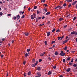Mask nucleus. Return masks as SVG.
Here are the masks:
<instances>
[{"label": "nucleus", "mask_w": 77, "mask_h": 77, "mask_svg": "<svg viewBox=\"0 0 77 77\" xmlns=\"http://www.w3.org/2000/svg\"><path fill=\"white\" fill-rule=\"evenodd\" d=\"M25 17V16L24 15H23L21 17L22 19L23 18H24V17Z\"/></svg>", "instance_id": "a878e982"}, {"label": "nucleus", "mask_w": 77, "mask_h": 77, "mask_svg": "<svg viewBox=\"0 0 77 77\" xmlns=\"http://www.w3.org/2000/svg\"><path fill=\"white\" fill-rule=\"evenodd\" d=\"M66 6V3H65L63 5V6L65 7V6Z\"/></svg>", "instance_id": "b1692460"}, {"label": "nucleus", "mask_w": 77, "mask_h": 77, "mask_svg": "<svg viewBox=\"0 0 77 77\" xmlns=\"http://www.w3.org/2000/svg\"><path fill=\"white\" fill-rule=\"evenodd\" d=\"M59 21H62L63 20V18H61L59 19Z\"/></svg>", "instance_id": "f3484780"}, {"label": "nucleus", "mask_w": 77, "mask_h": 77, "mask_svg": "<svg viewBox=\"0 0 77 77\" xmlns=\"http://www.w3.org/2000/svg\"><path fill=\"white\" fill-rule=\"evenodd\" d=\"M11 42H12V44H14V41L13 40H12Z\"/></svg>", "instance_id": "864d4df0"}, {"label": "nucleus", "mask_w": 77, "mask_h": 77, "mask_svg": "<svg viewBox=\"0 0 77 77\" xmlns=\"http://www.w3.org/2000/svg\"><path fill=\"white\" fill-rule=\"evenodd\" d=\"M75 3L74 2H73L72 3V5H75Z\"/></svg>", "instance_id": "e2e57ef3"}, {"label": "nucleus", "mask_w": 77, "mask_h": 77, "mask_svg": "<svg viewBox=\"0 0 77 77\" xmlns=\"http://www.w3.org/2000/svg\"><path fill=\"white\" fill-rule=\"evenodd\" d=\"M60 6H58L57 7H56L55 8V9H58V8H60Z\"/></svg>", "instance_id": "aec40b11"}, {"label": "nucleus", "mask_w": 77, "mask_h": 77, "mask_svg": "<svg viewBox=\"0 0 77 77\" xmlns=\"http://www.w3.org/2000/svg\"><path fill=\"white\" fill-rule=\"evenodd\" d=\"M20 15H18L17 16H16V18H17L18 17H19Z\"/></svg>", "instance_id": "4d7b16f0"}, {"label": "nucleus", "mask_w": 77, "mask_h": 77, "mask_svg": "<svg viewBox=\"0 0 77 77\" xmlns=\"http://www.w3.org/2000/svg\"><path fill=\"white\" fill-rule=\"evenodd\" d=\"M30 9H31V8H29L28 9V10L29 11H30Z\"/></svg>", "instance_id": "603ef678"}, {"label": "nucleus", "mask_w": 77, "mask_h": 77, "mask_svg": "<svg viewBox=\"0 0 77 77\" xmlns=\"http://www.w3.org/2000/svg\"><path fill=\"white\" fill-rule=\"evenodd\" d=\"M55 55H57L58 54V52L57 51H56L54 53Z\"/></svg>", "instance_id": "4468645a"}, {"label": "nucleus", "mask_w": 77, "mask_h": 77, "mask_svg": "<svg viewBox=\"0 0 77 77\" xmlns=\"http://www.w3.org/2000/svg\"><path fill=\"white\" fill-rule=\"evenodd\" d=\"M44 10L45 11V12H47V8H45L44 9Z\"/></svg>", "instance_id": "dca6fc26"}, {"label": "nucleus", "mask_w": 77, "mask_h": 77, "mask_svg": "<svg viewBox=\"0 0 77 77\" xmlns=\"http://www.w3.org/2000/svg\"><path fill=\"white\" fill-rule=\"evenodd\" d=\"M23 65H25V64H26V61H23Z\"/></svg>", "instance_id": "09e8293b"}, {"label": "nucleus", "mask_w": 77, "mask_h": 77, "mask_svg": "<svg viewBox=\"0 0 77 77\" xmlns=\"http://www.w3.org/2000/svg\"><path fill=\"white\" fill-rule=\"evenodd\" d=\"M53 68H54V69H55L56 68V66H53Z\"/></svg>", "instance_id": "4be33fe9"}, {"label": "nucleus", "mask_w": 77, "mask_h": 77, "mask_svg": "<svg viewBox=\"0 0 77 77\" xmlns=\"http://www.w3.org/2000/svg\"><path fill=\"white\" fill-rule=\"evenodd\" d=\"M52 73L51 72V71H49L48 73V75H51V74Z\"/></svg>", "instance_id": "39448f33"}, {"label": "nucleus", "mask_w": 77, "mask_h": 77, "mask_svg": "<svg viewBox=\"0 0 77 77\" xmlns=\"http://www.w3.org/2000/svg\"><path fill=\"white\" fill-rule=\"evenodd\" d=\"M55 42H56V41H52L51 42V44H54V43H55Z\"/></svg>", "instance_id": "bb28decb"}, {"label": "nucleus", "mask_w": 77, "mask_h": 77, "mask_svg": "<svg viewBox=\"0 0 77 77\" xmlns=\"http://www.w3.org/2000/svg\"><path fill=\"white\" fill-rule=\"evenodd\" d=\"M68 41H69V39H68L66 40V42H68Z\"/></svg>", "instance_id": "bf43d9fd"}, {"label": "nucleus", "mask_w": 77, "mask_h": 77, "mask_svg": "<svg viewBox=\"0 0 77 77\" xmlns=\"http://www.w3.org/2000/svg\"><path fill=\"white\" fill-rule=\"evenodd\" d=\"M71 59V57H68L66 59V60H67V61H69V60H70Z\"/></svg>", "instance_id": "6e6552de"}, {"label": "nucleus", "mask_w": 77, "mask_h": 77, "mask_svg": "<svg viewBox=\"0 0 77 77\" xmlns=\"http://www.w3.org/2000/svg\"><path fill=\"white\" fill-rule=\"evenodd\" d=\"M22 11H20L19 12V13L20 14H21L22 13Z\"/></svg>", "instance_id": "13d9d810"}, {"label": "nucleus", "mask_w": 77, "mask_h": 77, "mask_svg": "<svg viewBox=\"0 0 77 77\" xmlns=\"http://www.w3.org/2000/svg\"><path fill=\"white\" fill-rule=\"evenodd\" d=\"M60 32V29H57L56 31V32Z\"/></svg>", "instance_id": "a211bd4d"}, {"label": "nucleus", "mask_w": 77, "mask_h": 77, "mask_svg": "<svg viewBox=\"0 0 77 77\" xmlns=\"http://www.w3.org/2000/svg\"><path fill=\"white\" fill-rule=\"evenodd\" d=\"M55 30H56V29H55V28H54V29H53L52 30V32H54Z\"/></svg>", "instance_id": "473e14b6"}, {"label": "nucleus", "mask_w": 77, "mask_h": 77, "mask_svg": "<svg viewBox=\"0 0 77 77\" xmlns=\"http://www.w3.org/2000/svg\"><path fill=\"white\" fill-rule=\"evenodd\" d=\"M62 42L63 43V44H65V43H66V41L65 40L63 42Z\"/></svg>", "instance_id": "2eb2a0df"}, {"label": "nucleus", "mask_w": 77, "mask_h": 77, "mask_svg": "<svg viewBox=\"0 0 77 77\" xmlns=\"http://www.w3.org/2000/svg\"><path fill=\"white\" fill-rule=\"evenodd\" d=\"M66 71H67V72H69L71 71V68H69Z\"/></svg>", "instance_id": "0eeeda50"}, {"label": "nucleus", "mask_w": 77, "mask_h": 77, "mask_svg": "<svg viewBox=\"0 0 77 77\" xmlns=\"http://www.w3.org/2000/svg\"><path fill=\"white\" fill-rule=\"evenodd\" d=\"M63 63H65V59H63Z\"/></svg>", "instance_id": "c9c22d12"}, {"label": "nucleus", "mask_w": 77, "mask_h": 77, "mask_svg": "<svg viewBox=\"0 0 77 77\" xmlns=\"http://www.w3.org/2000/svg\"><path fill=\"white\" fill-rule=\"evenodd\" d=\"M3 15V13L2 12H0V15L2 16Z\"/></svg>", "instance_id": "c03bdc74"}, {"label": "nucleus", "mask_w": 77, "mask_h": 77, "mask_svg": "<svg viewBox=\"0 0 77 77\" xmlns=\"http://www.w3.org/2000/svg\"><path fill=\"white\" fill-rule=\"evenodd\" d=\"M64 38V35H63L61 38V39H60V40L61 41H62V38Z\"/></svg>", "instance_id": "7c9ffc66"}, {"label": "nucleus", "mask_w": 77, "mask_h": 77, "mask_svg": "<svg viewBox=\"0 0 77 77\" xmlns=\"http://www.w3.org/2000/svg\"><path fill=\"white\" fill-rule=\"evenodd\" d=\"M31 74V72L29 71L28 73V75H30V74Z\"/></svg>", "instance_id": "ddd939ff"}, {"label": "nucleus", "mask_w": 77, "mask_h": 77, "mask_svg": "<svg viewBox=\"0 0 77 77\" xmlns=\"http://www.w3.org/2000/svg\"><path fill=\"white\" fill-rule=\"evenodd\" d=\"M1 57L2 58V57H3V56H4V55H1Z\"/></svg>", "instance_id": "052dcab7"}, {"label": "nucleus", "mask_w": 77, "mask_h": 77, "mask_svg": "<svg viewBox=\"0 0 77 77\" xmlns=\"http://www.w3.org/2000/svg\"><path fill=\"white\" fill-rule=\"evenodd\" d=\"M41 2L43 3H44V2H45V0H42Z\"/></svg>", "instance_id": "f704fd0d"}, {"label": "nucleus", "mask_w": 77, "mask_h": 77, "mask_svg": "<svg viewBox=\"0 0 77 77\" xmlns=\"http://www.w3.org/2000/svg\"><path fill=\"white\" fill-rule=\"evenodd\" d=\"M60 38H61V37H59L58 38V40H60Z\"/></svg>", "instance_id": "ea45409f"}, {"label": "nucleus", "mask_w": 77, "mask_h": 77, "mask_svg": "<svg viewBox=\"0 0 77 77\" xmlns=\"http://www.w3.org/2000/svg\"><path fill=\"white\" fill-rule=\"evenodd\" d=\"M59 77H63V75H61Z\"/></svg>", "instance_id": "338daca9"}, {"label": "nucleus", "mask_w": 77, "mask_h": 77, "mask_svg": "<svg viewBox=\"0 0 77 77\" xmlns=\"http://www.w3.org/2000/svg\"><path fill=\"white\" fill-rule=\"evenodd\" d=\"M66 27H67V25H66L65 26H63V28H66Z\"/></svg>", "instance_id": "8fccbe9b"}, {"label": "nucleus", "mask_w": 77, "mask_h": 77, "mask_svg": "<svg viewBox=\"0 0 77 77\" xmlns=\"http://www.w3.org/2000/svg\"><path fill=\"white\" fill-rule=\"evenodd\" d=\"M75 62H77V58L75 60Z\"/></svg>", "instance_id": "774afa93"}, {"label": "nucleus", "mask_w": 77, "mask_h": 77, "mask_svg": "<svg viewBox=\"0 0 77 77\" xmlns=\"http://www.w3.org/2000/svg\"><path fill=\"white\" fill-rule=\"evenodd\" d=\"M50 14H51L50 12H48L46 13L45 15H48Z\"/></svg>", "instance_id": "9d476101"}, {"label": "nucleus", "mask_w": 77, "mask_h": 77, "mask_svg": "<svg viewBox=\"0 0 77 77\" xmlns=\"http://www.w3.org/2000/svg\"><path fill=\"white\" fill-rule=\"evenodd\" d=\"M27 51L28 52H29V51H30V49H27Z\"/></svg>", "instance_id": "2f4dec72"}, {"label": "nucleus", "mask_w": 77, "mask_h": 77, "mask_svg": "<svg viewBox=\"0 0 77 77\" xmlns=\"http://www.w3.org/2000/svg\"><path fill=\"white\" fill-rule=\"evenodd\" d=\"M45 53V52L44 53H42L41 54H40V56H45V55H44Z\"/></svg>", "instance_id": "f03ea898"}, {"label": "nucleus", "mask_w": 77, "mask_h": 77, "mask_svg": "<svg viewBox=\"0 0 77 77\" xmlns=\"http://www.w3.org/2000/svg\"><path fill=\"white\" fill-rule=\"evenodd\" d=\"M71 6V4H69V5L68 6V8H70Z\"/></svg>", "instance_id": "a18cd8bd"}, {"label": "nucleus", "mask_w": 77, "mask_h": 77, "mask_svg": "<svg viewBox=\"0 0 77 77\" xmlns=\"http://www.w3.org/2000/svg\"><path fill=\"white\" fill-rule=\"evenodd\" d=\"M71 35H76V32L75 31H73L71 33Z\"/></svg>", "instance_id": "20e7f679"}, {"label": "nucleus", "mask_w": 77, "mask_h": 77, "mask_svg": "<svg viewBox=\"0 0 77 77\" xmlns=\"http://www.w3.org/2000/svg\"><path fill=\"white\" fill-rule=\"evenodd\" d=\"M39 11H38V10L37 11V14H39Z\"/></svg>", "instance_id": "79ce46f5"}, {"label": "nucleus", "mask_w": 77, "mask_h": 77, "mask_svg": "<svg viewBox=\"0 0 77 77\" xmlns=\"http://www.w3.org/2000/svg\"><path fill=\"white\" fill-rule=\"evenodd\" d=\"M50 35V32H48L47 33V36H49Z\"/></svg>", "instance_id": "423d86ee"}, {"label": "nucleus", "mask_w": 77, "mask_h": 77, "mask_svg": "<svg viewBox=\"0 0 77 77\" xmlns=\"http://www.w3.org/2000/svg\"><path fill=\"white\" fill-rule=\"evenodd\" d=\"M5 39L4 38H2V41H5Z\"/></svg>", "instance_id": "5fc2aeb1"}, {"label": "nucleus", "mask_w": 77, "mask_h": 77, "mask_svg": "<svg viewBox=\"0 0 77 77\" xmlns=\"http://www.w3.org/2000/svg\"><path fill=\"white\" fill-rule=\"evenodd\" d=\"M62 8H63V6L62 7H61L60 6V7H59V9H62Z\"/></svg>", "instance_id": "58836bf2"}, {"label": "nucleus", "mask_w": 77, "mask_h": 77, "mask_svg": "<svg viewBox=\"0 0 77 77\" xmlns=\"http://www.w3.org/2000/svg\"><path fill=\"white\" fill-rule=\"evenodd\" d=\"M28 56V54H27V53H26L25 54V56L26 57H27Z\"/></svg>", "instance_id": "412c9836"}, {"label": "nucleus", "mask_w": 77, "mask_h": 77, "mask_svg": "<svg viewBox=\"0 0 77 77\" xmlns=\"http://www.w3.org/2000/svg\"><path fill=\"white\" fill-rule=\"evenodd\" d=\"M45 44L46 45H47V41L45 42Z\"/></svg>", "instance_id": "5701e85b"}, {"label": "nucleus", "mask_w": 77, "mask_h": 77, "mask_svg": "<svg viewBox=\"0 0 77 77\" xmlns=\"http://www.w3.org/2000/svg\"><path fill=\"white\" fill-rule=\"evenodd\" d=\"M72 63L69 62V65H72Z\"/></svg>", "instance_id": "4c0bfd02"}, {"label": "nucleus", "mask_w": 77, "mask_h": 77, "mask_svg": "<svg viewBox=\"0 0 77 77\" xmlns=\"http://www.w3.org/2000/svg\"><path fill=\"white\" fill-rule=\"evenodd\" d=\"M23 75H24V77H26V73H24L23 74Z\"/></svg>", "instance_id": "0e129e2a"}, {"label": "nucleus", "mask_w": 77, "mask_h": 77, "mask_svg": "<svg viewBox=\"0 0 77 77\" xmlns=\"http://www.w3.org/2000/svg\"><path fill=\"white\" fill-rule=\"evenodd\" d=\"M76 18H77V17H75L73 18V20L74 21L76 19Z\"/></svg>", "instance_id": "393cba45"}, {"label": "nucleus", "mask_w": 77, "mask_h": 77, "mask_svg": "<svg viewBox=\"0 0 77 77\" xmlns=\"http://www.w3.org/2000/svg\"><path fill=\"white\" fill-rule=\"evenodd\" d=\"M43 25H44V23H43L42 24H40L39 25V26H43Z\"/></svg>", "instance_id": "49530a36"}, {"label": "nucleus", "mask_w": 77, "mask_h": 77, "mask_svg": "<svg viewBox=\"0 0 77 77\" xmlns=\"http://www.w3.org/2000/svg\"><path fill=\"white\" fill-rule=\"evenodd\" d=\"M31 18L32 19V20H34V17H33V15H31Z\"/></svg>", "instance_id": "1a4fd4ad"}, {"label": "nucleus", "mask_w": 77, "mask_h": 77, "mask_svg": "<svg viewBox=\"0 0 77 77\" xmlns=\"http://www.w3.org/2000/svg\"><path fill=\"white\" fill-rule=\"evenodd\" d=\"M37 75H38L39 74V73L38 72H37Z\"/></svg>", "instance_id": "69168bd1"}, {"label": "nucleus", "mask_w": 77, "mask_h": 77, "mask_svg": "<svg viewBox=\"0 0 77 77\" xmlns=\"http://www.w3.org/2000/svg\"><path fill=\"white\" fill-rule=\"evenodd\" d=\"M41 18H42V17H39L38 18V20H40V19H41Z\"/></svg>", "instance_id": "3c124183"}, {"label": "nucleus", "mask_w": 77, "mask_h": 77, "mask_svg": "<svg viewBox=\"0 0 77 77\" xmlns=\"http://www.w3.org/2000/svg\"><path fill=\"white\" fill-rule=\"evenodd\" d=\"M37 69L38 71H40L41 69V67H37Z\"/></svg>", "instance_id": "9b49d317"}, {"label": "nucleus", "mask_w": 77, "mask_h": 77, "mask_svg": "<svg viewBox=\"0 0 77 77\" xmlns=\"http://www.w3.org/2000/svg\"><path fill=\"white\" fill-rule=\"evenodd\" d=\"M41 74H39L38 75V77H41Z\"/></svg>", "instance_id": "de8ad7c7"}, {"label": "nucleus", "mask_w": 77, "mask_h": 77, "mask_svg": "<svg viewBox=\"0 0 77 77\" xmlns=\"http://www.w3.org/2000/svg\"><path fill=\"white\" fill-rule=\"evenodd\" d=\"M72 1V0H68L67 2H71Z\"/></svg>", "instance_id": "cd10ccee"}, {"label": "nucleus", "mask_w": 77, "mask_h": 77, "mask_svg": "<svg viewBox=\"0 0 77 77\" xmlns=\"http://www.w3.org/2000/svg\"><path fill=\"white\" fill-rule=\"evenodd\" d=\"M63 51H61V52L60 53V55L61 56H65V53H63Z\"/></svg>", "instance_id": "f257e3e1"}, {"label": "nucleus", "mask_w": 77, "mask_h": 77, "mask_svg": "<svg viewBox=\"0 0 77 77\" xmlns=\"http://www.w3.org/2000/svg\"><path fill=\"white\" fill-rule=\"evenodd\" d=\"M34 18H36V14H33Z\"/></svg>", "instance_id": "72a5a7b5"}, {"label": "nucleus", "mask_w": 77, "mask_h": 77, "mask_svg": "<svg viewBox=\"0 0 77 77\" xmlns=\"http://www.w3.org/2000/svg\"><path fill=\"white\" fill-rule=\"evenodd\" d=\"M32 62L33 63H34V62H35V59H33L32 60Z\"/></svg>", "instance_id": "e433bc0d"}, {"label": "nucleus", "mask_w": 77, "mask_h": 77, "mask_svg": "<svg viewBox=\"0 0 77 77\" xmlns=\"http://www.w3.org/2000/svg\"><path fill=\"white\" fill-rule=\"evenodd\" d=\"M44 6H47L48 5H47V4H45Z\"/></svg>", "instance_id": "680f3d73"}, {"label": "nucleus", "mask_w": 77, "mask_h": 77, "mask_svg": "<svg viewBox=\"0 0 77 77\" xmlns=\"http://www.w3.org/2000/svg\"><path fill=\"white\" fill-rule=\"evenodd\" d=\"M24 34L25 36H28V35H29V32H25L24 33Z\"/></svg>", "instance_id": "7ed1b4c3"}, {"label": "nucleus", "mask_w": 77, "mask_h": 77, "mask_svg": "<svg viewBox=\"0 0 77 77\" xmlns=\"http://www.w3.org/2000/svg\"><path fill=\"white\" fill-rule=\"evenodd\" d=\"M11 14H8V17H10V16H11Z\"/></svg>", "instance_id": "6e6d98bb"}, {"label": "nucleus", "mask_w": 77, "mask_h": 77, "mask_svg": "<svg viewBox=\"0 0 77 77\" xmlns=\"http://www.w3.org/2000/svg\"><path fill=\"white\" fill-rule=\"evenodd\" d=\"M67 48H68V47H67V46H66L65 47L64 49V50H65V51H66V50L67 49Z\"/></svg>", "instance_id": "f8f14e48"}, {"label": "nucleus", "mask_w": 77, "mask_h": 77, "mask_svg": "<svg viewBox=\"0 0 77 77\" xmlns=\"http://www.w3.org/2000/svg\"><path fill=\"white\" fill-rule=\"evenodd\" d=\"M34 9H37V6H34Z\"/></svg>", "instance_id": "6ab92c4d"}, {"label": "nucleus", "mask_w": 77, "mask_h": 77, "mask_svg": "<svg viewBox=\"0 0 77 77\" xmlns=\"http://www.w3.org/2000/svg\"><path fill=\"white\" fill-rule=\"evenodd\" d=\"M36 66L35 65V64H33L32 65V67H35Z\"/></svg>", "instance_id": "c85d7f7f"}, {"label": "nucleus", "mask_w": 77, "mask_h": 77, "mask_svg": "<svg viewBox=\"0 0 77 77\" xmlns=\"http://www.w3.org/2000/svg\"><path fill=\"white\" fill-rule=\"evenodd\" d=\"M13 19H14V20H16V19H17L16 18V17L14 16V17H13Z\"/></svg>", "instance_id": "a19ab883"}, {"label": "nucleus", "mask_w": 77, "mask_h": 77, "mask_svg": "<svg viewBox=\"0 0 77 77\" xmlns=\"http://www.w3.org/2000/svg\"><path fill=\"white\" fill-rule=\"evenodd\" d=\"M39 62H41V61H42V59H39Z\"/></svg>", "instance_id": "37998d69"}, {"label": "nucleus", "mask_w": 77, "mask_h": 77, "mask_svg": "<svg viewBox=\"0 0 77 77\" xmlns=\"http://www.w3.org/2000/svg\"><path fill=\"white\" fill-rule=\"evenodd\" d=\"M73 66H74V67H76V66H77L76 65V64L75 63L74 64V65H73Z\"/></svg>", "instance_id": "c756f323"}]
</instances>
